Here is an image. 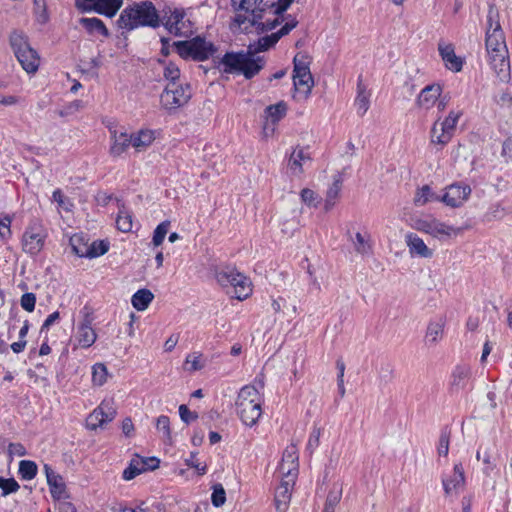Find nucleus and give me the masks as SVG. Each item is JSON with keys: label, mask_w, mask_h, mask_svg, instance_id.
I'll return each instance as SVG.
<instances>
[{"label": "nucleus", "mask_w": 512, "mask_h": 512, "mask_svg": "<svg viewBox=\"0 0 512 512\" xmlns=\"http://www.w3.org/2000/svg\"><path fill=\"white\" fill-rule=\"evenodd\" d=\"M236 11L234 23L242 31L255 27L257 31H268L275 28L279 15L284 12L293 0H231Z\"/></svg>", "instance_id": "obj_1"}, {"label": "nucleus", "mask_w": 512, "mask_h": 512, "mask_svg": "<svg viewBox=\"0 0 512 512\" xmlns=\"http://www.w3.org/2000/svg\"><path fill=\"white\" fill-rule=\"evenodd\" d=\"M279 39L280 35L273 33L260 38L258 47L254 51L251 50L250 46L247 53H226L220 61L223 71L226 73H242L247 79L254 77L264 66L263 59L255 56V52L269 49Z\"/></svg>", "instance_id": "obj_2"}, {"label": "nucleus", "mask_w": 512, "mask_h": 512, "mask_svg": "<svg viewBox=\"0 0 512 512\" xmlns=\"http://www.w3.org/2000/svg\"><path fill=\"white\" fill-rule=\"evenodd\" d=\"M263 397L253 385L243 386L235 400V411L241 422L247 427L258 423L262 415Z\"/></svg>", "instance_id": "obj_3"}, {"label": "nucleus", "mask_w": 512, "mask_h": 512, "mask_svg": "<svg viewBox=\"0 0 512 512\" xmlns=\"http://www.w3.org/2000/svg\"><path fill=\"white\" fill-rule=\"evenodd\" d=\"M159 24V16L155 6L151 2H142L125 8L118 19L121 29L131 31L139 26L156 27Z\"/></svg>", "instance_id": "obj_4"}, {"label": "nucleus", "mask_w": 512, "mask_h": 512, "mask_svg": "<svg viewBox=\"0 0 512 512\" xmlns=\"http://www.w3.org/2000/svg\"><path fill=\"white\" fill-rule=\"evenodd\" d=\"M412 227L440 241L456 238L464 231L462 227L449 225L432 215L414 218Z\"/></svg>", "instance_id": "obj_5"}, {"label": "nucleus", "mask_w": 512, "mask_h": 512, "mask_svg": "<svg viewBox=\"0 0 512 512\" xmlns=\"http://www.w3.org/2000/svg\"><path fill=\"white\" fill-rule=\"evenodd\" d=\"M216 280L226 290V293L238 300L248 298L252 293L251 281L235 270H222L217 272Z\"/></svg>", "instance_id": "obj_6"}, {"label": "nucleus", "mask_w": 512, "mask_h": 512, "mask_svg": "<svg viewBox=\"0 0 512 512\" xmlns=\"http://www.w3.org/2000/svg\"><path fill=\"white\" fill-rule=\"evenodd\" d=\"M10 45L13 52L27 73H35L39 67L40 59L37 52L30 46L23 32L13 31L10 35Z\"/></svg>", "instance_id": "obj_7"}, {"label": "nucleus", "mask_w": 512, "mask_h": 512, "mask_svg": "<svg viewBox=\"0 0 512 512\" xmlns=\"http://www.w3.org/2000/svg\"><path fill=\"white\" fill-rule=\"evenodd\" d=\"M46 238V229L40 222L30 223L21 238L22 251L31 256L39 254L45 246Z\"/></svg>", "instance_id": "obj_8"}, {"label": "nucleus", "mask_w": 512, "mask_h": 512, "mask_svg": "<svg viewBox=\"0 0 512 512\" xmlns=\"http://www.w3.org/2000/svg\"><path fill=\"white\" fill-rule=\"evenodd\" d=\"M294 87L296 91L301 93L305 98L311 93L314 85L308 62L304 55L297 54L294 57Z\"/></svg>", "instance_id": "obj_9"}, {"label": "nucleus", "mask_w": 512, "mask_h": 512, "mask_svg": "<svg viewBox=\"0 0 512 512\" xmlns=\"http://www.w3.org/2000/svg\"><path fill=\"white\" fill-rule=\"evenodd\" d=\"M177 49L181 57H192L199 61L207 59L214 52L213 45L199 37L179 42Z\"/></svg>", "instance_id": "obj_10"}, {"label": "nucleus", "mask_w": 512, "mask_h": 512, "mask_svg": "<svg viewBox=\"0 0 512 512\" xmlns=\"http://www.w3.org/2000/svg\"><path fill=\"white\" fill-rule=\"evenodd\" d=\"M191 97L188 85L168 83L161 94V104L165 109H177L185 105Z\"/></svg>", "instance_id": "obj_11"}, {"label": "nucleus", "mask_w": 512, "mask_h": 512, "mask_svg": "<svg viewBox=\"0 0 512 512\" xmlns=\"http://www.w3.org/2000/svg\"><path fill=\"white\" fill-rule=\"evenodd\" d=\"M471 192L472 189L468 184L453 183L445 188L441 195V202L448 207H461L469 199Z\"/></svg>", "instance_id": "obj_12"}, {"label": "nucleus", "mask_w": 512, "mask_h": 512, "mask_svg": "<svg viewBox=\"0 0 512 512\" xmlns=\"http://www.w3.org/2000/svg\"><path fill=\"white\" fill-rule=\"evenodd\" d=\"M489 27L486 33V49L488 53H504L507 51L505 38L499 22H493V11L488 15Z\"/></svg>", "instance_id": "obj_13"}, {"label": "nucleus", "mask_w": 512, "mask_h": 512, "mask_svg": "<svg viewBox=\"0 0 512 512\" xmlns=\"http://www.w3.org/2000/svg\"><path fill=\"white\" fill-rule=\"evenodd\" d=\"M116 416V410L108 401H103L96 409H94L86 420L87 428L96 430L97 428H104L105 425L111 422Z\"/></svg>", "instance_id": "obj_14"}, {"label": "nucleus", "mask_w": 512, "mask_h": 512, "mask_svg": "<svg viewBox=\"0 0 512 512\" xmlns=\"http://www.w3.org/2000/svg\"><path fill=\"white\" fill-rule=\"evenodd\" d=\"M164 19L166 28L174 35L185 36L191 32L190 21L185 18L182 10L169 9L165 12Z\"/></svg>", "instance_id": "obj_15"}, {"label": "nucleus", "mask_w": 512, "mask_h": 512, "mask_svg": "<svg viewBox=\"0 0 512 512\" xmlns=\"http://www.w3.org/2000/svg\"><path fill=\"white\" fill-rule=\"evenodd\" d=\"M92 317L86 313L82 321L77 327L74 339V349L76 348H89L97 340V334L92 328Z\"/></svg>", "instance_id": "obj_16"}, {"label": "nucleus", "mask_w": 512, "mask_h": 512, "mask_svg": "<svg viewBox=\"0 0 512 512\" xmlns=\"http://www.w3.org/2000/svg\"><path fill=\"white\" fill-rule=\"evenodd\" d=\"M405 243L408 251L412 257H419L424 259L432 258L434 250L427 246L424 240L416 233H408L405 235Z\"/></svg>", "instance_id": "obj_17"}, {"label": "nucleus", "mask_w": 512, "mask_h": 512, "mask_svg": "<svg viewBox=\"0 0 512 512\" xmlns=\"http://www.w3.org/2000/svg\"><path fill=\"white\" fill-rule=\"evenodd\" d=\"M311 157L307 149L303 147H296L290 154L287 168L291 175L300 176L304 172L303 166L310 162Z\"/></svg>", "instance_id": "obj_18"}, {"label": "nucleus", "mask_w": 512, "mask_h": 512, "mask_svg": "<svg viewBox=\"0 0 512 512\" xmlns=\"http://www.w3.org/2000/svg\"><path fill=\"white\" fill-rule=\"evenodd\" d=\"M446 318L444 316L432 319L426 330L425 344L429 347L437 345L443 338Z\"/></svg>", "instance_id": "obj_19"}, {"label": "nucleus", "mask_w": 512, "mask_h": 512, "mask_svg": "<svg viewBox=\"0 0 512 512\" xmlns=\"http://www.w3.org/2000/svg\"><path fill=\"white\" fill-rule=\"evenodd\" d=\"M489 62L501 81H507L510 78V63L508 59V50L504 53H488Z\"/></svg>", "instance_id": "obj_20"}, {"label": "nucleus", "mask_w": 512, "mask_h": 512, "mask_svg": "<svg viewBox=\"0 0 512 512\" xmlns=\"http://www.w3.org/2000/svg\"><path fill=\"white\" fill-rule=\"evenodd\" d=\"M441 93L442 88L439 84L428 85L421 90L417 98V105L421 109L429 110L436 104Z\"/></svg>", "instance_id": "obj_21"}, {"label": "nucleus", "mask_w": 512, "mask_h": 512, "mask_svg": "<svg viewBox=\"0 0 512 512\" xmlns=\"http://www.w3.org/2000/svg\"><path fill=\"white\" fill-rule=\"evenodd\" d=\"M465 477L461 465H455L452 475L443 479V486L446 495L458 494L464 488Z\"/></svg>", "instance_id": "obj_22"}, {"label": "nucleus", "mask_w": 512, "mask_h": 512, "mask_svg": "<svg viewBox=\"0 0 512 512\" xmlns=\"http://www.w3.org/2000/svg\"><path fill=\"white\" fill-rule=\"evenodd\" d=\"M438 50L449 70L459 72L462 69V60L456 56L451 44L441 42L438 45Z\"/></svg>", "instance_id": "obj_23"}, {"label": "nucleus", "mask_w": 512, "mask_h": 512, "mask_svg": "<svg viewBox=\"0 0 512 512\" xmlns=\"http://www.w3.org/2000/svg\"><path fill=\"white\" fill-rule=\"evenodd\" d=\"M471 377V367L468 364H459L457 365L451 374V388L453 390H461L464 389Z\"/></svg>", "instance_id": "obj_24"}, {"label": "nucleus", "mask_w": 512, "mask_h": 512, "mask_svg": "<svg viewBox=\"0 0 512 512\" xmlns=\"http://www.w3.org/2000/svg\"><path fill=\"white\" fill-rule=\"evenodd\" d=\"M295 482L281 480L275 492V505L279 512H285L291 499V491Z\"/></svg>", "instance_id": "obj_25"}, {"label": "nucleus", "mask_w": 512, "mask_h": 512, "mask_svg": "<svg viewBox=\"0 0 512 512\" xmlns=\"http://www.w3.org/2000/svg\"><path fill=\"white\" fill-rule=\"evenodd\" d=\"M154 140L155 135L152 130H140L131 134L132 147L138 152L146 150Z\"/></svg>", "instance_id": "obj_26"}, {"label": "nucleus", "mask_w": 512, "mask_h": 512, "mask_svg": "<svg viewBox=\"0 0 512 512\" xmlns=\"http://www.w3.org/2000/svg\"><path fill=\"white\" fill-rule=\"evenodd\" d=\"M112 141L110 153L116 157L124 153L129 146H132L131 135L125 132L117 133L114 131Z\"/></svg>", "instance_id": "obj_27"}, {"label": "nucleus", "mask_w": 512, "mask_h": 512, "mask_svg": "<svg viewBox=\"0 0 512 512\" xmlns=\"http://www.w3.org/2000/svg\"><path fill=\"white\" fill-rule=\"evenodd\" d=\"M44 471L47 478V483L51 488L53 496L57 495L60 497L64 492V483L62 477L57 474L50 466L44 465Z\"/></svg>", "instance_id": "obj_28"}, {"label": "nucleus", "mask_w": 512, "mask_h": 512, "mask_svg": "<svg viewBox=\"0 0 512 512\" xmlns=\"http://www.w3.org/2000/svg\"><path fill=\"white\" fill-rule=\"evenodd\" d=\"M441 201V196L436 194L429 185L417 189L414 196L416 206H424L430 202Z\"/></svg>", "instance_id": "obj_29"}, {"label": "nucleus", "mask_w": 512, "mask_h": 512, "mask_svg": "<svg viewBox=\"0 0 512 512\" xmlns=\"http://www.w3.org/2000/svg\"><path fill=\"white\" fill-rule=\"evenodd\" d=\"M452 137L453 136L440 125L439 120L433 124L430 133L432 144L440 145L443 147L451 141Z\"/></svg>", "instance_id": "obj_30"}, {"label": "nucleus", "mask_w": 512, "mask_h": 512, "mask_svg": "<svg viewBox=\"0 0 512 512\" xmlns=\"http://www.w3.org/2000/svg\"><path fill=\"white\" fill-rule=\"evenodd\" d=\"M147 460L136 456L133 458L129 464V466L123 471V478L125 480H132L137 475L147 471Z\"/></svg>", "instance_id": "obj_31"}, {"label": "nucleus", "mask_w": 512, "mask_h": 512, "mask_svg": "<svg viewBox=\"0 0 512 512\" xmlns=\"http://www.w3.org/2000/svg\"><path fill=\"white\" fill-rule=\"evenodd\" d=\"M153 299L154 295L150 290L140 289L132 296L131 303L136 310L144 311Z\"/></svg>", "instance_id": "obj_32"}, {"label": "nucleus", "mask_w": 512, "mask_h": 512, "mask_svg": "<svg viewBox=\"0 0 512 512\" xmlns=\"http://www.w3.org/2000/svg\"><path fill=\"white\" fill-rule=\"evenodd\" d=\"M287 109V104L284 101L269 105L265 109L266 120L277 125L286 116Z\"/></svg>", "instance_id": "obj_33"}, {"label": "nucleus", "mask_w": 512, "mask_h": 512, "mask_svg": "<svg viewBox=\"0 0 512 512\" xmlns=\"http://www.w3.org/2000/svg\"><path fill=\"white\" fill-rule=\"evenodd\" d=\"M341 188L342 180L339 177H337L334 179L332 185L328 188L326 193L324 205L326 211L331 210L335 206L337 200L339 199Z\"/></svg>", "instance_id": "obj_34"}, {"label": "nucleus", "mask_w": 512, "mask_h": 512, "mask_svg": "<svg viewBox=\"0 0 512 512\" xmlns=\"http://www.w3.org/2000/svg\"><path fill=\"white\" fill-rule=\"evenodd\" d=\"M206 365V360L204 359L202 353L200 352H192L186 356L184 362V370L193 373L203 369Z\"/></svg>", "instance_id": "obj_35"}, {"label": "nucleus", "mask_w": 512, "mask_h": 512, "mask_svg": "<svg viewBox=\"0 0 512 512\" xmlns=\"http://www.w3.org/2000/svg\"><path fill=\"white\" fill-rule=\"evenodd\" d=\"M156 430L160 434V437L164 443L169 445L173 443L170 420L167 416L161 415L156 419Z\"/></svg>", "instance_id": "obj_36"}, {"label": "nucleus", "mask_w": 512, "mask_h": 512, "mask_svg": "<svg viewBox=\"0 0 512 512\" xmlns=\"http://www.w3.org/2000/svg\"><path fill=\"white\" fill-rule=\"evenodd\" d=\"M80 23L89 33H97L103 36H108L107 28L98 18H81Z\"/></svg>", "instance_id": "obj_37"}, {"label": "nucleus", "mask_w": 512, "mask_h": 512, "mask_svg": "<svg viewBox=\"0 0 512 512\" xmlns=\"http://www.w3.org/2000/svg\"><path fill=\"white\" fill-rule=\"evenodd\" d=\"M108 378V369L103 363H96L92 366V382L95 386H102Z\"/></svg>", "instance_id": "obj_38"}, {"label": "nucleus", "mask_w": 512, "mask_h": 512, "mask_svg": "<svg viewBox=\"0 0 512 512\" xmlns=\"http://www.w3.org/2000/svg\"><path fill=\"white\" fill-rule=\"evenodd\" d=\"M122 0H98L97 10L109 17L115 15L117 10L120 8Z\"/></svg>", "instance_id": "obj_39"}, {"label": "nucleus", "mask_w": 512, "mask_h": 512, "mask_svg": "<svg viewBox=\"0 0 512 512\" xmlns=\"http://www.w3.org/2000/svg\"><path fill=\"white\" fill-rule=\"evenodd\" d=\"M462 116L461 110H451L447 117L440 121V125L452 136H454L456 125Z\"/></svg>", "instance_id": "obj_40"}, {"label": "nucleus", "mask_w": 512, "mask_h": 512, "mask_svg": "<svg viewBox=\"0 0 512 512\" xmlns=\"http://www.w3.org/2000/svg\"><path fill=\"white\" fill-rule=\"evenodd\" d=\"M299 464L281 462L279 466V473L281 480L295 482L298 476Z\"/></svg>", "instance_id": "obj_41"}, {"label": "nucleus", "mask_w": 512, "mask_h": 512, "mask_svg": "<svg viewBox=\"0 0 512 512\" xmlns=\"http://www.w3.org/2000/svg\"><path fill=\"white\" fill-rule=\"evenodd\" d=\"M72 249L76 255L79 257H87L89 255V242L85 241L83 236L74 235L70 239Z\"/></svg>", "instance_id": "obj_42"}, {"label": "nucleus", "mask_w": 512, "mask_h": 512, "mask_svg": "<svg viewBox=\"0 0 512 512\" xmlns=\"http://www.w3.org/2000/svg\"><path fill=\"white\" fill-rule=\"evenodd\" d=\"M37 465L30 460H22L19 463V474L24 480H32L37 474Z\"/></svg>", "instance_id": "obj_43"}, {"label": "nucleus", "mask_w": 512, "mask_h": 512, "mask_svg": "<svg viewBox=\"0 0 512 512\" xmlns=\"http://www.w3.org/2000/svg\"><path fill=\"white\" fill-rule=\"evenodd\" d=\"M353 246L355 251L361 255H368L371 252V244L369 243L368 238L359 232L355 235Z\"/></svg>", "instance_id": "obj_44"}, {"label": "nucleus", "mask_w": 512, "mask_h": 512, "mask_svg": "<svg viewBox=\"0 0 512 512\" xmlns=\"http://www.w3.org/2000/svg\"><path fill=\"white\" fill-rule=\"evenodd\" d=\"M117 228L122 232H129L132 229V215L126 210H120L116 219Z\"/></svg>", "instance_id": "obj_45"}, {"label": "nucleus", "mask_w": 512, "mask_h": 512, "mask_svg": "<svg viewBox=\"0 0 512 512\" xmlns=\"http://www.w3.org/2000/svg\"><path fill=\"white\" fill-rule=\"evenodd\" d=\"M109 250V243L107 241H93L89 244L88 258H96L104 255Z\"/></svg>", "instance_id": "obj_46"}, {"label": "nucleus", "mask_w": 512, "mask_h": 512, "mask_svg": "<svg viewBox=\"0 0 512 512\" xmlns=\"http://www.w3.org/2000/svg\"><path fill=\"white\" fill-rule=\"evenodd\" d=\"M11 223L12 217L10 215H1L0 216V238L3 241H8L11 238Z\"/></svg>", "instance_id": "obj_47"}, {"label": "nucleus", "mask_w": 512, "mask_h": 512, "mask_svg": "<svg viewBox=\"0 0 512 512\" xmlns=\"http://www.w3.org/2000/svg\"><path fill=\"white\" fill-rule=\"evenodd\" d=\"M169 226H170V222L164 221L156 227V229L154 230L153 239H152L154 246H159L163 243L165 236L168 232Z\"/></svg>", "instance_id": "obj_48"}, {"label": "nucleus", "mask_w": 512, "mask_h": 512, "mask_svg": "<svg viewBox=\"0 0 512 512\" xmlns=\"http://www.w3.org/2000/svg\"><path fill=\"white\" fill-rule=\"evenodd\" d=\"M211 501L215 507H221L225 503L226 493L221 484L214 485Z\"/></svg>", "instance_id": "obj_49"}, {"label": "nucleus", "mask_w": 512, "mask_h": 512, "mask_svg": "<svg viewBox=\"0 0 512 512\" xmlns=\"http://www.w3.org/2000/svg\"><path fill=\"white\" fill-rule=\"evenodd\" d=\"M0 488L3 490V496L16 492L19 489V484L13 478L0 477Z\"/></svg>", "instance_id": "obj_50"}, {"label": "nucleus", "mask_w": 512, "mask_h": 512, "mask_svg": "<svg viewBox=\"0 0 512 512\" xmlns=\"http://www.w3.org/2000/svg\"><path fill=\"white\" fill-rule=\"evenodd\" d=\"M164 77L169 83H176L175 81L180 77V70L178 66L173 63H169L164 68Z\"/></svg>", "instance_id": "obj_51"}, {"label": "nucleus", "mask_w": 512, "mask_h": 512, "mask_svg": "<svg viewBox=\"0 0 512 512\" xmlns=\"http://www.w3.org/2000/svg\"><path fill=\"white\" fill-rule=\"evenodd\" d=\"M298 458L297 448L292 444L284 450L281 462L298 464Z\"/></svg>", "instance_id": "obj_52"}, {"label": "nucleus", "mask_w": 512, "mask_h": 512, "mask_svg": "<svg viewBox=\"0 0 512 512\" xmlns=\"http://www.w3.org/2000/svg\"><path fill=\"white\" fill-rule=\"evenodd\" d=\"M301 199L308 206H317L319 203L317 194L308 188H305L301 191Z\"/></svg>", "instance_id": "obj_53"}, {"label": "nucleus", "mask_w": 512, "mask_h": 512, "mask_svg": "<svg viewBox=\"0 0 512 512\" xmlns=\"http://www.w3.org/2000/svg\"><path fill=\"white\" fill-rule=\"evenodd\" d=\"M341 495V487L334 486L333 490H331L327 496L325 505L335 508L337 504L340 502Z\"/></svg>", "instance_id": "obj_54"}, {"label": "nucleus", "mask_w": 512, "mask_h": 512, "mask_svg": "<svg viewBox=\"0 0 512 512\" xmlns=\"http://www.w3.org/2000/svg\"><path fill=\"white\" fill-rule=\"evenodd\" d=\"M355 105L357 110L363 115L367 112L369 108V98L364 91H360L355 100Z\"/></svg>", "instance_id": "obj_55"}, {"label": "nucleus", "mask_w": 512, "mask_h": 512, "mask_svg": "<svg viewBox=\"0 0 512 512\" xmlns=\"http://www.w3.org/2000/svg\"><path fill=\"white\" fill-rule=\"evenodd\" d=\"M20 303L24 310L32 312L35 308L36 297L33 293H25L22 295Z\"/></svg>", "instance_id": "obj_56"}, {"label": "nucleus", "mask_w": 512, "mask_h": 512, "mask_svg": "<svg viewBox=\"0 0 512 512\" xmlns=\"http://www.w3.org/2000/svg\"><path fill=\"white\" fill-rule=\"evenodd\" d=\"M378 378L380 382L387 383L393 378V368L389 364H382L378 368Z\"/></svg>", "instance_id": "obj_57"}, {"label": "nucleus", "mask_w": 512, "mask_h": 512, "mask_svg": "<svg viewBox=\"0 0 512 512\" xmlns=\"http://www.w3.org/2000/svg\"><path fill=\"white\" fill-rule=\"evenodd\" d=\"M53 200L58 203V205L66 211H70L72 207V203L64 197L60 189H57L53 192Z\"/></svg>", "instance_id": "obj_58"}, {"label": "nucleus", "mask_w": 512, "mask_h": 512, "mask_svg": "<svg viewBox=\"0 0 512 512\" xmlns=\"http://www.w3.org/2000/svg\"><path fill=\"white\" fill-rule=\"evenodd\" d=\"M179 415L181 420L187 424L198 418V414L196 412H191L184 404L179 406Z\"/></svg>", "instance_id": "obj_59"}, {"label": "nucleus", "mask_w": 512, "mask_h": 512, "mask_svg": "<svg viewBox=\"0 0 512 512\" xmlns=\"http://www.w3.org/2000/svg\"><path fill=\"white\" fill-rule=\"evenodd\" d=\"M34 9H35V13L39 17V20L42 23L46 22L48 19V15L46 12L45 0H34Z\"/></svg>", "instance_id": "obj_60"}, {"label": "nucleus", "mask_w": 512, "mask_h": 512, "mask_svg": "<svg viewBox=\"0 0 512 512\" xmlns=\"http://www.w3.org/2000/svg\"><path fill=\"white\" fill-rule=\"evenodd\" d=\"M8 454L10 457H23L27 454L26 448L21 443H10L8 446Z\"/></svg>", "instance_id": "obj_61"}, {"label": "nucleus", "mask_w": 512, "mask_h": 512, "mask_svg": "<svg viewBox=\"0 0 512 512\" xmlns=\"http://www.w3.org/2000/svg\"><path fill=\"white\" fill-rule=\"evenodd\" d=\"M449 451V436L446 433L441 434L438 445V453L447 456Z\"/></svg>", "instance_id": "obj_62"}, {"label": "nucleus", "mask_w": 512, "mask_h": 512, "mask_svg": "<svg viewBox=\"0 0 512 512\" xmlns=\"http://www.w3.org/2000/svg\"><path fill=\"white\" fill-rule=\"evenodd\" d=\"M186 464L190 467H193L197 470L199 475H203L206 473V465H201L197 459L195 458V454H191L189 459H186Z\"/></svg>", "instance_id": "obj_63"}, {"label": "nucleus", "mask_w": 512, "mask_h": 512, "mask_svg": "<svg viewBox=\"0 0 512 512\" xmlns=\"http://www.w3.org/2000/svg\"><path fill=\"white\" fill-rule=\"evenodd\" d=\"M134 424L130 418H126L122 422V432L125 436L131 437L134 432Z\"/></svg>", "instance_id": "obj_64"}]
</instances>
